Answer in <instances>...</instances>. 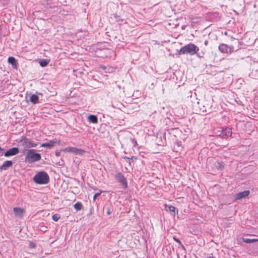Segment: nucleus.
Returning a JSON list of instances; mask_svg holds the SVG:
<instances>
[{
  "mask_svg": "<svg viewBox=\"0 0 258 258\" xmlns=\"http://www.w3.org/2000/svg\"><path fill=\"white\" fill-rule=\"evenodd\" d=\"M131 141L132 143L134 145V147L138 148V144L137 141L135 138H131Z\"/></svg>",
  "mask_w": 258,
  "mask_h": 258,
  "instance_id": "nucleus-25",
  "label": "nucleus"
},
{
  "mask_svg": "<svg viewBox=\"0 0 258 258\" xmlns=\"http://www.w3.org/2000/svg\"><path fill=\"white\" fill-rule=\"evenodd\" d=\"M60 152H58V151H56L55 152V155L57 157L59 156H60Z\"/></svg>",
  "mask_w": 258,
  "mask_h": 258,
  "instance_id": "nucleus-31",
  "label": "nucleus"
},
{
  "mask_svg": "<svg viewBox=\"0 0 258 258\" xmlns=\"http://www.w3.org/2000/svg\"><path fill=\"white\" fill-rule=\"evenodd\" d=\"M4 151V149L0 147V156L3 155V152Z\"/></svg>",
  "mask_w": 258,
  "mask_h": 258,
  "instance_id": "nucleus-30",
  "label": "nucleus"
},
{
  "mask_svg": "<svg viewBox=\"0 0 258 258\" xmlns=\"http://www.w3.org/2000/svg\"><path fill=\"white\" fill-rule=\"evenodd\" d=\"M19 153V149L17 147H13L4 153V156L6 157H8L12 156H14L18 154Z\"/></svg>",
  "mask_w": 258,
  "mask_h": 258,
  "instance_id": "nucleus-6",
  "label": "nucleus"
},
{
  "mask_svg": "<svg viewBox=\"0 0 258 258\" xmlns=\"http://www.w3.org/2000/svg\"><path fill=\"white\" fill-rule=\"evenodd\" d=\"M13 211L15 216L18 218H22L25 213L24 209L20 207H15L13 208Z\"/></svg>",
  "mask_w": 258,
  "mask_h": 258,
  "instance_id": "nucleus-8",
  "label": "nucleus"
},
{
  "mask_svg": "<svg viewBox=\"0 0 258 258\" xmlns=\"http://www.w3.org/2000/svg\"><path fill=\"white\" fill-rule=\"evenodd\" d=\"M209 258H216V257H215V256H210Z\"/></svg>",
  "mask_w": 258,
  "mask_h": 258,
  "instance_id": "nucleus-34",
  "label": "nucleus"
},
{
  "mask_svg": "<svg viewBox=\"0 0 258 258\" xmlns=\"http://www.w3.org/2000/svg\"><path fill=\"white\" fill-rule=\"evenodd\" d=\"M29 246L30 248H34L36 247V244L33 242H30L29 244Z\"/></svg>",
  "mask_w": 258,
  "mask_h": 258,
  "instance_id": "nucleus-27",
  "label": "nucleus"
},
{
  "mask_svg": "<svg viewBox=\"0 0 258 258\" xmlns=\"http://www.w3.org/2000/svg\"><path fill=\"white\" fill-rule=\"evenodd\" d=\"M104 209L106 210V214L109 215L111 214L113 211V208L111 206L104 207Z\"/></svg>",
  "mask_w": 258,
  "mask_h": 258,
  "instance_id": "nucleus-22",
  "label": "nucleus"
},
{
  "mask_svg": "<svg viewBox=\"0 0 258 258\" xmlns=\"http://www.w3.org/2000/svg\"><path fill=\"white\" fill-rule=\"evenodd\" d=\"M30 101L32 104H35L39 102V98L37 95L35 94H32L30 96Z\"/></svg>",
  "mask_w": 258,
  "mask_h": 258,
  "instance_id": "nucleus-16",
  "label": "nucleus"
},
{
  "mask_svg": "<svg viewBox=\"0 0 258 258\" xmlns=\"http://www.w3.org/2000/svg\"><path fill=\"white\" fill-rule=\"evenodd\" d=\"M115 178L116 180L119 182L120 184L122 185V187L124 189H125L127 187V183L126 181V178L123 175V174L121 172L117 173L115 175Z\"/></svg>",
  "mask_w": 258,
  "mask_h": 258,
  "instance_id": "nucleus-5",
  "label": "nucleus"
},
{
  "mask_svg": "<svg viewBox=\"0 0 258 258\" xmlns=\"http://www.w3.org/2000/svg\"><path fill=\"white\" fill-rule=\"evenodd\" d=\"M242 240L246 243H251L254 242L258 241V239H250L247 238H243Z\"/></svg>",
  "mask_w": 258,
  "mask_h": 258,
  "instance_id": "nucleus-19",
  "label": "nucleus"
},
{
  "mask_svg": "<svg viewBox=\"0 0 258 258\" xmlns=\"http://www.w3.org/2000/svg\"><path fill=\"white\" fill-rule=\"evenodd\" d=\"M232 130L230 128H226L223 130L222 133V136L223 138H227L232 135Z\"/></svg>",
  "mask_w": 258,
  "mask_h": 258,
  "instance_id": "nucleus-12",
  "label": "nucleus"
},
{
  "mask_svg": "<svg viewBox=\"0 0 258 258\" xmlns=\"http://www.w3.org/2000/svg\"><path fill=\"white\" fill-rule=\"evenodd\" d=\"M198 57L202 58L204 57V55L205 54V53L204 51H201L200 52H197V53H196Z\"/></svg>",
  "mask_w": 258,
  "mask_h": 258,
  "instance_id": "nucleus-26",
  "label": "nucleus"
},
{
  "mask_svg": "<svg viewBox=\"0 0 258 258\" xmlns=\"http://www.w3.org/2000/svg\"><path fill=\"white\" fill-rule=\"evenodd\" d=\"M56 143H57V140L54 139L50 140L48 142L42 143L40 147H47L48 149H51L53 147Z\"/></svg>",
  "mask_w": 258,
  "mask_h": 258,
  "instance_id": "nucleus-9",
  "label": "nucleus"
},
{
  "mask_svg": "<svg viewBox=\"0 0 258 258\" xmlns=\"http://www.w3.org/2000/svg\"><path fill=\"white\" fill-rule=\"evenodd\" d=\"M88 120L90 122L97 123L98 122V118L95 115H90L88 117Z\"/></svg>",
  "mask_w": 258,
  "mask_h": 258,
  "instance_id": "nucleus-17",
  "label": "nucleus"
},
{
  "mask_svg": "<svg viewBox=\"0 0 258 258\" xmlns=\"http://www.w3.org/2000/svg\"><path fill=\"white\" fill-rule=\"evenodd\" d=\"M205 112L207 113H209L210 112V110L207 111V110H205Z\"/></svg>",
  "mask_w": 258,
  "mask_h": 258,
  "instance_id": "nucleus-33",
  "label": "nucleus"
},
{
  "mask_svg": "<svg viewBox=\"0 0 258 258\" xmlns=\"http://www.w3.org/2000/svg\"><path fill=\"white\" fill-rule=\"evenodd\" d=\"M13 165V162L10 160L5 161L3 165L0 166V171L1 170H6L9 167H12Z\"/></svg>",
  "mask_w": 258,
  "mask_h": 258,
  "instance_id": "nucleus-11",
  "label": "nucleus"
},
{
  "mask_svg": "<svg viewBox=\"0 0 258 258\" xmlns=\"http://www.w3.org/2000/svg\"><path fill=\"white\" fill-rule=\"evenodd\" d=\"M214 165L218 170H223L225 167V164L223 161H217L215 163Z\"/></svg>",
  "mask_w": 258,
  "mask_h": 258,
  "instance_id": "nucleus-15",
  "label": "nucleus"
},
{
  "mask_svg": "<svg viewBox=\"0 0 258 258\" xmlns=\"http://www.w3.org/2000/svg\"><path fill=\"white\" fill-rule=\"evenodd\" d=\"M19 143L20 146L25 149L36 147L38 144V143L32 142L30 139L24 136L21 137Z\"/></svg>",
  "mask_w": 258,
  "mask_h": 258,
  "instance_id": "nucleus-4",
  "label": "nucleus"
},
{
  "mask_svg": "<svg viewBox=\"0 0 258 258\" xmlns=\"http://www.w3.org/2000/svg\"><path fill=\"white\" fill-rule=\"evenodd\" d=\"M26 154L25 155V162L28 163H33L39 161L41 159V154L36 153L34 149L25 150Z\"/></svg>",
  "mask_w": 258,
  "mask_h": 258,
  "instance_id": "nucleus-1",
  "label": "nucleus"
},
{
  "mask_svg": "<svg viewBox=\"0 0 258 258\" xmlns=\"http://www.w3.org/2000/svg\"><path fill=\"white\" fill-rule=\"evenodd\" d=\"M173 239L175 241H176V242H177L178 243V244L183 249H185V247L184 246H183V245L182 244L181 242L180 241L179 239H178V238H176L175 237H173Z\"/></svg>",
  "mask_w": 258,
  "mask_h": 258,
  "instance_id": "nucleus-24",
  "label": "nucleus"
},
{
  "mask_svg": "<svg viewBox=\"0 0 258 258\" xmlns=\"http://www.w3.org/2000/svg\"><path fill=\"white\" fill-rule=\"evenodd\" d=\"M60 215L59 214H55L52 215V219L54 221H57L60 218Z\"/></svg>",
  "mask_w": 258,
  "mask_h": 258,
  "instance_id": "nucleus-23",
  "label": "nucleus"
},
{
  "mask_svg": "<svg viewBox=\"0 0 258 258\" xmlns=\"http://www.w3.org/2000/svg\"><path fill=\"white\" fill-rule=\"evenodd\" d=\"M115 18H116V21L117 22H119V21H122V20H121V19L119 18V16H116V15H115Z\"/></svg>",
  "mask_w": 258,
  "mask_h": 258,
  "instance_id": "nucleus-29",
  "label": "nucleus"
},
{
  "mask_svg": "<svg viewBox=\"0 0 258 258\" xmlns=\"http://www.w3.org/2000/svg\"><path fill=\"white\" fill-rule=\"evenodd\" d=\"M74 208L77 211H80L83 208V205L80 202H77L74 206Z\"/></svg>",
  "mask_w": 258,
  "mask_h": 258,
  "instance_id": "nucleus-20",
  "label": "nucleus"
},
{
  "mask_svg": "<svg viewBox=\"0 0 258 258\" xmlns=\"http://www.w3.org/2000/svg\"><path fill=\"white\" fill-rule=\"evenodd\" d=\"M33 181L39 184H47L49 181V177L45 171H40L34 176Z\"/></svg>",
  "mask_w": 258,
  "mask_h": 258,
  "instance_id": "nucleus-3",
  "label": "nucleus"
},
{
  "mask_svg": "<svg viewBox=\"0 0 258 258\" xmlns=\"http://www.w3.org/2000/svg\"><path fill=\"white\" fill-rule=\"evenodd\" d=\"M219 49L222 53H227L228 51V50H230L231 48L225 44H221L219 46Z\"/></svg>",
  "mask_w": 258,
  "mask_h": 258,
  "instance_id": "nucleus-14",
  "label": "nucleus"
},
{
  "mask_svg": "<svg viewBox=\"0 0 258 258\" xmlns=\"http://www.w3.org/2000/svg\"><path fill=\"white\" fill-rule=\"evenodd\" d=\"M64 151L68 152H72L76 154H81L84 151L74 147H68L64 149Z\"/></svg>",
  "mask_w": 258,
  "mask_h": 258,
  "instance_id": "nucleus-10",
  "label": "nucleus"
},
{
  "mask_svg": "<svg viewBox=\"0 0 258 258\" xmlns=\"http://www.w3.org/2000/svg\"><path fill=\"white\" fill-rule=\"evenodd\" d=\"M204 44L206 46H207L208 44V40H205V42H204Z\"/></svg>",
  "mask_w": 258,
  "mask_h": 258,
  "instance_id": "nucleus-32",
  "label": "nucleus"
},
{
  "mask_svg": "<svg viewBox=\"0 0 258 258\" xmlns=\"http://www.w3.org/2000/svg\"><path fill=\"white\" fill-rule=\"evenodd\" d=\"M250 194L249 190H245L242 192H239L236 194L234 195V198L235 200H239L242 198H245L247 197Z\"/></svg>",
  "mask_w": 258,
  "mask_h": 258,
  "instance_id": "nucleus-7",
  "label": "nucleus"
},
{
  "mask_svg": "<svg viewBox=\"0 0 258 258\" xmlns=\"http://www.w3.org/2000/svg\"><path fill=\"white\" fill-rule=\"evenodd\" d=\"M8 62L10 64H11L12 67L14 69L17 68L18 63L17 60L15 57L13 56H10L8 58Z\"/></svg>",
  "mask_w": 258,
  "mask_h": 258,
  "instance_id": "nucleus-13",
  "label": "nucleus"
},
{
  "mask_svg": "<svg viewBox=\"0 0 258 258\" xmlns=\"http://www.w3.org/2000/svg\"><path fill=\"white\" fill-rule=\"evenodd\" d=\"M102 192V191L100 190L99 192H97V193H96V194L94 195V197H93V200H94V201H95V199H96L98 197H99Z\"/></svg>",
  "mask_w": 258,
  "mask_h": 258,
  "instance_id": "nucleus-28",
  "label": "nucleus"
},
{
  "mask_svg": "<svg viewBox=\"0 0 258 258\" xmlns=\"http://www.w3.org/2000/svg\"><path fill=\"white\" fill-rule=\"evenodd\" d=\"M165 209H166V210L167 211H169L170 212H172V213H173V215H175V207L172 206H167V205H166L165 206Z\"/></svg>",
  "mask_w": 258,
  "mask_h": 258,
  "instance_id": "nucleus-18",
  "label": "nucleus"
},
{
  "mask_svg": "<svg viewBox=\"0 0 258 258\" xmlns=\"http://www.w3.org/2000/svg\"><path fill=\"white\" fill-rule=\"evenodd\" d=\"M49 60L46 59H40L39 61V64L40 66L44 67L47 65V64L49 63Z\"/></svg>",
  "mask_w": 258,
  "mask_h": 258,
  "instance_id": "nucleus-21",
  "label": "nucleus"
},
{
  "mask_svg": "<svg viewBox=\"0 0 258 258\" xmlns=\"http://www.w3.org/2000/svg\"><path fill=\"white\" fill-rule=\"evenodd\" d=\"M199 51V47L192 44L190 43L184 46L181 48V49L178 51V54L179 55L184 54H189L190 55H194Z\"/></svg>",
  "mask_w": 258,
  "mask_h": 258,
  "instance_id": "nucleus-2",
  "label": "nucleus"
}]
</instances>
